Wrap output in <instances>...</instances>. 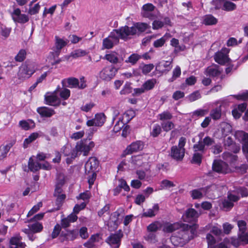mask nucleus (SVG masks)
Returning <instances> with one entry per match:
<instances>
[{
  "mask_svg": "<svg viewBox=\"0 0 248 248\" xmlns=\"http://www.w3.org/2000/svg\"><path fill=\"white\" fill-rule=\"evenodd\" d=\"M179 230L170 237V241L175 246L183 247L197 236V224L191 225L182 223Z\"/></svg>",
  "mask_w": 248,
  "mask_h": 248,
  "instance_id": "f257e3e1",
  "label": "nucleus"
},
{
  "mask_svg": "<svg viewBox=\"0 0 248 248\" xmlns=\"http://www.w3.org/2000/svg\"><path fill=\"white\" fill-rule=\"evenodd\" d=\"M36 70L33 62H26L19 67L17 73V78L20 81H24L30 78L36 72Z\"/></svg>",
  "mask_w": 248,
  "mask_h": 248,
  "instance_id": "f03ea898",
  "label": "nucleus"
},
{
  "mask_svg": "<svg viewBox=\"0 0 248 248\" xmlns=\"http://www.w3.org/2000/svg\"><path fill=\"white\" fill-rule=\"evenodd\" d=\"M108 37L115 45L119 44L120 39L124 41H127L130 39L128 34V29L125 26L121 27L118 29H114L110 32Z\"/></svg>",
  "mask_w": 248,
  "mask_h": 248,
  "instance_id": "7ed1b4c3",
  "label": "nucleus"
},
{
  "mask_svg": "<svg viewBox=\"0 0 248 248\" xmlns=\"http://www.w3.org/2000/svg\"><path fill=\"white\" fill-rule=\"evenodd\" d=\"M125 27L128 29V36H134L138 35L139 36L142 33L145 31L149 28V25L144 22H135L133 24V26L129 27L127 25Z\"/></svg>",
  "mask_w": 248,
  "mask_h": 248,
  "instance_id": "20e7f679",
  "label": "nucleus"
},
{
  "mask_svg": "<svg viewBox=\"0 0 248 248\" xmlns=\"http://www.w3.org/2000/svg\"><path fill=\"white\" fill-rule=\"evenodd\" d=\"M229 48L222 47L220 50L215 53L214 56L215 61L221 65H224L231 61V59L229 57Z\"/></svg>",
  "mask_w": 248,
  "mask_h": 248,
  "instance_id": "39448f33",
  "label": "nucleus"
},
{
  "mask_svg": "<svg viewBox=\"0 0 248 248\" xmlns=\"http://www.w3.org/2000/svg\"><path fill=\"white\" fill-rule=\"evenodd\" d=\"M212 170L218 173L227 174L231 172L228 163L221 160H215L212 164Z\"/></svg>",
  "mask_w": 248,
  "mask_h": 248,
  "instance_id": "423d86ee",
  "label": "nucleus"
},
{
  "mask_svg": "<svg viewBox=\"0 0 248 248\" xmlns=\"http://www.w3.org/2000/svg\"><path fill=\"white\" fill-rule=\"evenodd\" d=\"M144 147V143L142 141L137 140L133 142L127 146L125 150L124 151L122 156L125 157L127 155L142 151Z\"/></svg>",
  "mask_w": 248,
  "mask_h": 248,
  "instance_id": "0eeeda50",
  "label": "nucleus"
},
{
  "mask_svg": "<svg viewBox=\"0 0 248 248\" xmlns=\"http://www.w3.org/2000/svg\"><path fill=\"white\" fill-rule=\"evenodd\" d=\"M94 147V143L90 141L87 139H84L78 142L76 148L80 152H82L84 156L88 155L90 150Z\"/></svg>",
  "mask_w": 248,
  "mask_h": 248,
  "instance_id": "6e6552de",
  "label": "nucleus"
},
{
  "mask_svg": "<svg viewBox=\"0 0 248 248\" xmlns=\"http://www.w3.org/2000/svg\"><path fill=\"white\" fill-rule=\"evenodd\" d=\"M199 217V214L195 209L189 208L183 214L182 219L185 222L196 224Z\"/></svg>",
  "mask_w": 248,
  "mask_h": 248,
  "instance_id": "1a4fd4ad",
  "label": "nucleus"
},
{
  "mask_svg": "<svg viewBox=\"0 0 248 248\" xmlns=\"http://www.w3.org/2000/svg\"><path fill=\"white\" fill-rule=\"evenodd\" d=\"M117 70L114 66H108L104 67L100 72V78L103 80L108 81L115 76Z\"/></svg>",
  "mask_w": 248,
  "mask_h": 248,
  "instance_id": "9d476101",
  "label": "nucleus"
},
{
  "mask_svg": "<svg viewBox=\"0 0 248 248\" xmlns=\"http://www.w3.org/2000/svg\"><path fill=\"white\" fill-rule=\"evenodd\" d=\"M123 235L121 230H119L116 233L111 234L107 239L106 242L109 244L116 245L113 248H119Z\"/></svg>",
  "mask_w": 248,
  "mask_h": 248,
  "instance_id": "9b49d317",
  "label": "nucleus"
},
{
  "mask_svg": "<svg viewBox=\"0 0 248 248\" xmlns=\"http://www.w3.org/2000/svg\"><path fill=\"white\" fill-rule=\"evenodd\" d=\"M78 234V231L76 230H66L65 232H62L59 239L62 243L64 241H73L77 237Z\"/></svg>",
  "mask_w": 248,
  "mask_h": 248,
  "instance_id": "f8f14e48",
  "label": "nucleus"
},
{
  "mask_svg": "<svg viewBox=\"0 0 248 248\" xmlns=\"http://www.w3.org/2000/svg\"><path fill=\"white\" fill-rule=\"evenodd\" d=\"M36 110L41 118H50L56 113L53 108L46 107H39Z\"/></svg>",
  "mask_w": 248,
  "mask_h": 248,
  "instance_id": "ddd939ff",
  "label": "nucleus"
},
{
  "mask_svg": "<svg viewBox=\"0 0 248 248\" xmlns=\"http://www.w3.org/2000/svg\"><path fill=\"white\" fill-rule=\"evenodd\" d=\"M185 149H181L177 146H173L171 148V156L174 159L182 160L185 155Z\"/></svg>",
  "mask_w": 248,
  "mask_h": 248,
  "instance_id": "4468645a",
  "label": "nucleus"
},
{
  "mask_svg": "<svg viewBox=\"0 0 248 248\" xmlns=\"http://www.w3.org/2000/svg\"><path fill=\"white\" fill-rule=\"evenodd\" d=\"M99 162L95 157H91L85 165L86 170L89 169V171H94L98 167Z\"/></svg>",
  "mask_w": 248,
  "mask_h": 248,
  "instance_id": "2eb2a0df",
  "label": "nucleus"
},
{
  "mask_svg": "<svg viewBox=\"0 0 248 248\" xmlns=\"http://www.w3.org/2000/svg\"><path fill=\"white\" fill-rule=\"evenodd\" d=\"M182 223L181 222H177L173 223L167 222L164 225L163 231L166 233L172 232L176 230H179L181 227Z\"/></svg>",
  "mask_w": 248,
  "mask_h": 248,
  "instance_id": "dca6fc26",
  "label": "nucleus"
},
{
  "mask_svg": "<svg viewBox=\"0 0 248 248\" xmlns=\"http://www.w3.org/2000/svg\"><path fill=\"white\" fill-rule=\"evenodd\" d=\"M79 80L74 77L68 78L62 81V84L63 86H66L70 88H78Z\"/></svg>",
  "mask_w": 248,
  "mask_h": 248,
  "instance_id": "f3484780",
  "label": "nucleus"
},
{
  "mask_svg": "<svg viewBox=\"0 0 248 248\" xmlns=\"http://www.w3.org/2000/svg\"><path fill=\"white\" fill-rule=\"evenodd\" d=\"M55 45L56 49L55 52L57 53V55H59L61 49L67 45L68 43L69 42V40L68 39H65L64 40L62 38H60L58 36H55Z\"/></svg>",
  "mask_w": 248,
  "mask_h": 248,
  "instance_id": "a211bd4d",
  "label": "nucleus"
},
{
  "mask_svg": "<svg viewBox=\"0 0 248 248\" xmlns=\"http://www.w3.org/2000/svg\"><path fill=\"white\" fill-rule=\"evenodd\" d=\"M19 126L25 131L31 129H33L35 127L36 124L34 121L32 119H28L27 120H21L19 122Z\"/></svg>",
  "mask_w": 248,
  "mask_h": 248,
  "instance_id": "6ab92c4d",
  "label": "nucleus"
},
{
  "mask_svg": "<svg viewBox=\"0 0 248 248\" xmlns=\"http://www.w3.org/2000/svg\"><path fill=\"white\" fill-rule=\"evenodd\" d=\"M218 67L219 66L217 64L208 66L205 70V74L209 77H217L221 74V72L218 70Z\"/></svg>",
  "mask_w": 248,
  "mask_h": 248,
  "instance_id": "aec40b11",
  "label": "nucleus"
},
{
  "mask_svg": "<svg viewBox=\"0 0 248 248\" xmlns=\"http://www.w3.org/2000/svg\"><path fill=\"white\" fill-rule=\"evenodd\" d=\"M222 158L229 162L231 166L233 168L235 166V163L238 160V156L237 155H232L229 152H224L222 154Z\"/></svg>",
  "mask_w": 248,
  "mask_h": 248,
  "instance_id": "412c9836",
  "label": "nucleus"
},
{
  "mask_svg": "<svg viewBox=\"0 0 248 248\" xmlns=\"http://www.w3.org/2000/svg\"><path fill=\"white\" fill-rule=\"evenodd\" d=\"M211 186H209L205 187H202L199 189H193L191 191V196L193 199H199L202 197L203 195L202 192L207 193L208 190Z\"/></svg>",
  "mask_w": 248,
  "mask_h": 248,
  "instance_id": "4be33fe9",
  "label": "nucleus"
},
{
  "mask_svg": "<svg viewBox=\"0 0 248 248\" xmlns=\"http://www.w3.org/2000/svg\"><path fill=\"white\" fill-rule=\"evenodd\" d=\"M218 19L211 14L205 15L203 17L202 24L206 26H212L216 25Z\"/></svg>",
  "mask_w": 248,
  "mask_h": 248,
  "instance_id": "5701e85b",
  "label": "nucleus"
},
{
  "mask_svg": "<svg viewBox=\"0 0 248 248\" xmlns=\"http://www.w3.org/2000/svg\"><path fill=\"white\" fill-rule=\"evenodd\" d=\"M159 206L158 203L155 204L152 209H149L146 212H143L142 216L147 217H155L156 213L159 211Z\"/></svg>",
  "mask_w": 248,
  "mask_h": 248,
  "instance_id": "b1692460",
  "label": "nucleus"
},
{
  "mask_svg": "<svg viewBox=\"0 0 248 248\" xmlns=\"http://www.w3.org/2000/svg\"><path fill=\"white\" fill-rule=\"evenodd\" d=\"M29 169L32 172H35L41 169V164L39 162H35L32 157H31L28 161Z\"/></svg>",
  "mask_w": 248,
  "mask_h": 248,
  "instance_id": "393cba45",
  "label": "nucleus"
},
{
  "mask_svg": "<svg viewBox=\"0 0 248 248\" xmlns=\"http://www.w3.org/2000/svg\"><path fill=\"white\" fill-rule=\"evenodd\" d=\"M171 36L170 33H166L161 38L156 40L153 43V46L155 48L162 47L165 44L167 39Z\"/></svg>",
  "mask_w": 248,
  "mask_h": 248,
  "instance_id": "a878e982",
  "label": "nucleus"
},
{
  "mask_svg": "<svg viewBox=\"0 0 248 248\" xmlns=\"http://www.w3.org/2000/svg\"><path fill=\"white\" fill-rule=\"evenodd\" d=\"M13 146V143H10L6 145L0 147V160H2L7 156L8 153L11 148Z\"/></svg>",
  "mask_w": 248,
  "mask_h": 248,
  "instance_id": "bb28decb",
  "label": "nucleus"
},
{
  "mask_svg": "<svg viewBox=\"0 0 248 248\" xmlns=\"http://www.w3.org/2000/svg\"><path fill=\"white\" fill-rule=\"evenodd\" d=\"M162 227V224L158 221H155L150 224L147 227V230L149 232H155Z\"/></svg>",
  "mask_w": 248,
  "mask_h": 248,
  "instance_id": "cd10ccee",
  "label": "nucleus"
},
{
  "mask_svg": "<svg viewBox=\"0 0 248 248\" xmlns=\"http://www.w3.org/2000/svg\"><path fill=\"white\" fill-rule=\"evenodd\" d=\"M203 158V154L201 153H196L193 155L192 159L190 160V162L193 164H196L200 166L202 162Z\"/></svg>",
  "mask_w": 248,
  "mask_h": 248,
  "instance_id": "c85d7f7f",
  "label": "nucleus"
},
{
  "mask_svg": "<svg viewBox=\"0 0 248 248\" xmlns=\"http://www.w3.org/2000/svg\"><path fill=\"white\" fill-rule=\"evenodd\" d=\"M28 227L33 233L40 232L43 229V226L42 224L38 222H35L32 224L29 225Z\"/></svg>",
  "mask_w": 248,
  "mask_h": 248,
  "instance_id": "c756f323",
  "label": "nucleus"
},
{
  "mask_svg": "<svg viewBox=\"0 0 248 248\" xmlns=\"http://www.w3.org/2000/svg\"><path fill=\"white\" fill-rule=\"evenodd\" d=\"M141 58V56L138 53H133L125 61L126 63H130L132 65H135L138 61Z\"/></svg>",
  "mask_w": 248,
  "mask_h": 248,
  "instance_id": "7c9ffc66",
  "label": "nucleus"
},
{
  "mask_svg": "<svg viewBox=\"0 0 248 248\" xmlns=\"http://www.w3.org/2000/svg\"><path fill=\"white\" fill-rule=\"evenodd\" d=\"M38 137L39 134L37 132L32 133L31 134H30L28 138H26L24 140L23 142V147L24 148H26L29 144L34 141Z\"/></svg>",
  "mask_w": 248,
  "mask_h": 248,
  "instance_id": "2f4dec72",
  "label": "nucleus"
},
{
  "mask_svg": "<svg viewBox=\"0 0 248 248\" xmlns=\"http://www.w3.org/2000/svg\"><path fill=\"white\" fill-rule=\"evenodd\" d=\"M96 126H102L106 121V116L103 113L95 114L94 117Z\"/></svg>",
  "mask_w": 248,
  "mask_h": 248,
  "instance_id": "473e14b6",
  "label": "nucleus"
},
{
  "mask_svg": "<svg viewBox=\"0 0 248 248\" xmlns=\"http://www.w3.org/2000/svg\"><path fill=\"white\" fill-rule=\"evenodd\" d=\"M55 197H56V204L57 207L55 210L52 209L49 211V212H53L54 210H59L60 209L66 198V195L65 194H62Z\"/></svg>",
  "mask_w": 248,
  "mask_h": 248,
  "instance_id": "72a5a7b5",
  "label": "nucleus"
},
{
  "mask_svg": "<svg viewBox=\"0 0 248 248\" xmlns=\"http://www.w3.org/2000/svg\"><path fill=\"white\" fill-rule=\"evenodd\" d=\"M236 5L230 1L226 0L223 2L222 10L225 11H232L235 10Z\"/></svg>",
  "mask_w": 248,
  "mask_h": 248,
  "instance_id": "f704fd0d",
  "label": "nucleus"
},
{
  "mask_svg": "<svg viewBox=\"0 0 248 248\" xmlns=\"http://www.w3.org/2000/svg\"><path fill=\"white\" fill-rule=\"evenodd\" d=\"M156 83V80L154 78L148 79L143 84L142 87H143L145 91H149L153 89L155 84Z\"/></svg>",
  "mask_w": 248,
  "mask_h": 248,
  "instance_id": "c9c22d12",
  "label": "nucleus"
},
{
  "mask_svg": "<svg viewBox=\"0 0 248 248\" xmlns=\"http://www.w3.org/2000/svg\"><path fill=\"white\" fill-rule=\"evenodd\" d=\"M13 20L15 22L24 24L29 21V18L28 16L25 14H21L18 16H13Z\"/></svg>",
  "mask_w": 248,
  "mask_h": 248,
  "instance_id": "e433bc0d",
  "label": "nucleus"
},
{
  "mask_svg": "<svg viewBox=\"0 0 248 248\" xmlns=\"http://www.w3.org/2000/svg\"><path fill=\"white\" fill-rule=\"evenodd\" d=\"M210 115L214 120L219 119L221 116V108H216L212 109L210 112Z\"/></svg>",
  "mask_w": 248,
  "mask_h": 248,
  "instance_id": "4c0bfd02",
  "label": "nucleus"
},
{
  "mask_svg": "<svg viewBox=\"0 0 248 248\" xmlns=\"http://www.w3.org/2000/svg\"><path fill=\"white\" fill-rule=\"evenodd\" d=\"M27 53L25 49H20L15 57V60L17 62H23L26 58Z\"/></svg>",
  "mask_w": 248,
  "mask_h": 248,
  "instance_id": "58836bf2",
  "label": "nucleus"
},
{
  "mask_svg": "<svg viewBox=\"0 0 248 248\" xmlns=\"http://www.w3.org/2000/svg\"><path fill=\"white\" fill-rule=\"evenodd\" d=\"M238 236L241 245L248 244V232H241L238 233Z\"/></svg>",
  "mask_w": 248,
  "mask_h": 248,
  "instance_id": "ea45409f",
  "label": "nucleus"
},
{
  "mask_svg": "<svg viewBox=\"0 0 248 248\" xmlns=\"http://www.w3.org/2000/svg\"><path fill=\"white\" fill-rule=\"evenodd\" d=\"M161 126L163 131L167 132L174 127V124L171 121H168L162 123Z\"/></svg>",
  "mask_w": 248,
  "mask_h": 248,
  "instance_id": "a19ab883",
  "label": "nucleus"
},
{
  "mask_svg": "<svg viewBox=\"0 0 248 248\" xmlns=\"http://www.w3.org/2000/svg\"><path fill=\"white\" fill-rule=\"evenodd\" d=\"M158 118L161 121L170 120L172 118V115L169 111H164L158 114Z\"/></svg>",
  "mask_w": 248,
  "mask_h": 248,
  "instance_id": "79ce46f5",
  "label": "nucleus"
},
{
  "mask_svg": "<svg viewBox=\"0 0 248 248\" xmlns=\"http://www.w3.org/2000/svg\"><path fill=\"white\" fill-rule=\"evenodd\" d=\"M193 150L194 152L198 153V152H201L202 154H203L205 146L203 142L202 141H199L197 143L194 144Z\"/></svg>",
  "mask_w": 248,
  "mask_h": 248,
  "instance_id": "37998d69",
  "label": "nucleus"
},
{
  "mask_svg": "<svg viewBox=\"0 0 248 248\" xmlns=\"http://www.w3.org/2000/svg\"><path fill=\"white\" fill-rule=\"evenodd\" d=\"M222 205L223 209L226 211H228L232 208L234 203L228 199H225L222 201Z\"/></svg>",
  "mask_w": 248,
  "mask_h": 248,
  "instance_id": "c03bdc74",
  "label": "nucleus"
},
{
  "mask_svg": "<svg viewBox=\"0 0 248 248\" xmlns=\"http://www.w3.org/2000/svg\"><path fill=\"white\" fill-rule=\"evenodd\" d=\"M115 45L111 40L109 38L106 37L103 40L102 46L105 49H111L113 46Z\"/></svg>",
  "mask_w": 248,
  "mask_h": 248,
  "instance_id": "a18cd8bd",
  "label": "nucleus"
},
{
  "mask_svg": "<svg viewBox=\"0 0 248 248\" xmlns=\"http://www.w3.org/2000/svg\"><path fill=\"white\" fill-rule=\"evenodd\" d=\"M21 236L12 237L10 239V246H18L20 245V244H25L24 242H21Z\"/></svg>",
  "mask_w": 248,
  "mask_h": 248,
  "instance_id": "49530a36",
  "label": "nucleus"
},
{
  "mask_svg": "<svg viewBox=\"0 0 248 248\" xmlns=\"http://www.w3.org/2000/svg\"><path fill=\"white\" fill-rule=\"evenodd\" d=\"M181 74V68L179 66H177L173 70V74L172 77L169 79L170 82H172L177 78L179 77Z\"/></svg>",
  "mask_w": 248,
  "mask_h": 248,
  "instance_id": "de8ad7c7",
  "label": "nucleus"
},
{
  "mask_svg": "<svg viewBox=\"0 0 248 248\" xmlns=\"http://www.w3.org/2000/svg\"><path fill=\"white\" fill-rule=\"evenodd\" d=\"M161 126L158 124H155L154 125L152 131L151 132V135L154 138L157 137L161 132Z\"/></svg>",
  "mask_w": 248,
  "mask_h": 248,
  "instance_id": "09e8293b",
  "label": "nucleus"
},
{
  "mask_svg": "<svg viewBox=\"0 0 248 248\" xmlns=\"http://www.w3.org/2000/svg\"><path fill=\"white\" fill-rule=\"evenodd\" d=\"M187 98L190 102H192L201 98V95L199 91H196L190 94Z\"/></svg>",
  "mask_w": 248,
  "mask_h": 248,
  "instance_id": "8fccbe9b",
  "label": "nucleus"
},
{
  "mask_svg": "<svg viewBox=\"0 0 248 248\" xmlns=\"http://www.w3.org/2000/svg\"><path fill=\"white\" fill-rule=\"evenodd\" d=\"M61 230L62 227L60 224L55 225L51 233V238L52 239L57 238L60 235Z\"/></svg>",
  "mask_w": 248,
  "mask_h": 248,
  "instance_id": "3c124183",
  "label": "nucleus"
},
{
  "mask_svg": "<svg viewBox=\"0 0 248 248\" xmlns=\"http://www.w3.org/2000/svg\"><path fill=\"white\" fill-rule=\"evenodd\" d=\"M45 100L46 105L52 106V104L57 101V97L55 95H49L45 96Z\"/></svg>",
  "mask_w": 248,
  "mask_h": 248,
  "instance_id": "603ef678",
  "label": "nucleus"
},
{
  "mask_svg": "<svg viewBox=\"0 0 248 248\" xmlns=\"http://www.w3.org/2000/svg\"><path fill=\"white\" fill-rule=\"evenodd\" d=\"M232 96L237 100L244 101L248 100V91L241 94L233 95Z\"/></svg>",
  "mask_w": 248,
  "mask_h": 248,
  "instance_id": "864d4df0",
  "label": "nucleus"
},
{
  "mask_svg": "<svg viewBox=\"0 0 248 248\" xmlns=\"http://www.w3.org/2000/svg\"><path fill=\"white\" fill-rule=\"evenodd\" d=\"M208 113V110L204 109H198L192 112V117H203Z\"/></svg>",
  "mask_w": 248,
  "mask_h": 248,
  "instance_id": "5fc2aeb1",
  "label": "nucleus"
},
{
  "mask_svg": "<svg viewBox=\"0 0 248 248\" xmlns=\"http://www.w3.org/2000/svg\"><path fill=\"white\" fill-rule=\"evenodd\" d=\"M43 205L42 202H39L36 205H34L32 208L29 211L27 217H30L37 212Z\"/></svg>",
  "mask_w": 248,
  "mask_h": 248,
  "instance_id": "6e6d98bb",
  "label": "nucleus"
},
{
  "mask_svg": "<svg viewBox=\"0 0 248 248\" xmlns=\"http://www.w3.org/2000/svg\"><path fill=\"white\" fill-rule=\"evenodd\" d=\"M206 239L208 244V248H210L211 247H213L215 245L216 240L212 234L207 233L206 234Z\"/></svg>",
  "mask_w": 248,
  "mask_h": 248,
  "instance_id": "4d7b16f0",
  "label": "nucleus"
},
{
  "mask_svg": "<svg viewBox=\"0 0 248 248\" xmlns=\"http://www.w3.org/2000/svg\"><path fill=\"white\" fill-rule=\"evenodd\" d=\"M105 58L110 62L114 64L118 62V58L113 54H107L105 55Z\"/></svg>",
  "mask_w": 248,
  "mask_h": 248,
  "instance_id": "13d9d810",
  "label": "nucleus"
},
{
  "mask_svg": "<svg viewBox=\"0 0 248 248\" xmlns=\"http://www.w3.org/2000/svg\"><path fill=\"white\" fill-rule=\"evenodd\" d=\"M86 203L82 202L80 204H76L73 208V213L75 214H78L79 212L84 209L86 206Z\"/></svg>",
  "mask_w": 248,
  "mask_h": 248,
  "instance_id": "bf43d9fd",
  "label": "nucleus"
},
{
  "mask_svg": "<svg viewBox=\"0 0 248 248\" xmlns=\"http://www.w3.org/2000/svg\"><path fill=\"white\" fill-rule=\"evenodd\" d=\"M63 183V182H59L56 184L53 194L54 196H57L58 195L62 194V186Z\"/></svg>",
  "mask_w": 248,
  "mask_h": 248,
  "instance_id": "052dcab7",
  "label": "nucleus"
},
{
  "mask_svg": "<svg viewBox=\"0 0 248 248\" xmlns=\"http://www.w3.org/2000/svg\"><path fill=\"white\" fill-rule=\"evenodd\" d=\"M45 215L44 213H40L33 216L32 218L30 219H28L25 222L29 223L33 221L37 222L38 220H40L43 219Z\"/></svg>",
  "mask_w": 248,
  "mask_h": 248,
  "instance_id": "680f3d73",
  "label": "nucleus"
},
{
  "mask_svg": "<svg viewBox=\"0 0 248 248\" xmlns=\"http://www.w3.org/2000/svg\"><path fill=\"white\" fill-rule=\"evenodd\" d=\"M87 54V53L85 50L79 49L76 50L74 52H72L71 53V56L73 58H76L85 56Z\"/></svg>",
  "mask_w": 248,
  "mask_h": 248,
  "instance_id": "e2e57ef3",
  "label": "nucleus"
},
{
  "mask_svg": "<svg viewBox=\"0 0 248 248\" xmlns=\"http://www.w3.org/2000/svg\"><path fill=\"white\" fill-rule=\"evenodd\" d=\"M156 168L159 171H167L169 169V164L167 162L158 163L156 165Z\"/></svg>",
  "mask_w": 248,
  "mask_h": 248,
  "instance_id": "0e129e2a",
  "label": "nucleus"
},
{
  "mask_svg": "<svg viewBox=\"0 0 248 248\" xmlns=\"http://www.w3.org/2000/svg\"><path fill=\"white\" fill-rule=\"evenodd\" d=\"M154 67V65L152 63L144 64L142 68V73L144 75H146L150 73Z\"/></svg>",
  "mask_w": 248,
  "mask_h": 248,
  "instance_id": "69168bd1",
  "label": "nucleus"
},
{
  "mask_svg": "<svg viewBox=\"0 0 248 248\" xmlns=\"http://www.w3.org/2000/svg\"><path fill=\"white\" fill-rule=\"evenodd\" d=\"M60 96L63 100H66L70 96V91L67 88H64L61 91Z\"/></svg>",
  "mask_w": 248,
  "mask_h": 248,
  "instance_id": "338daca9",
  "label": "nucleus"
},
{
  "mask_svg": "<svg viewBox=\"0 0 248 248\" xmlns=\"http://www.w3.org/2000/svg\"><path fill=\"white\" fill-rule=\"evenodd\" d=\"M40 9V6L39 3L34 5V6L29 9L28 13L31 15H34L39 13Z\"/></svg>",
  "mask_w": 248,
  "mask_h": 248,
  "instance_id": "774afa93",
  "label": "nucleus"
}]
</instances>
